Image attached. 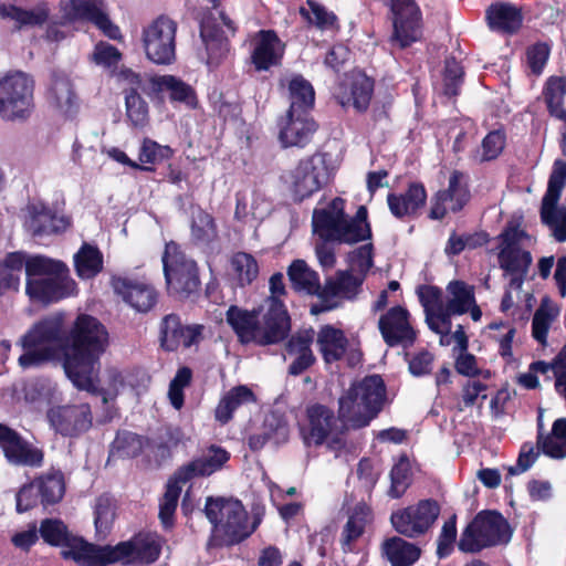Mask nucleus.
Wrapping results in <instances>:
<instances>
[{"label":"nucleus","mask_w":566,"mask_h":566,"mask_svg":"<svg viewBox=\"0 0 566 566\" xmlns=\"http://www.w3.org/2000/svg\"><path fill=\"white\" fill-rule=\"evenodd\" d=\"M190 240L207 252L219 250V232L214 218L200 207L191 210Z\"/></svg>","instance_id":"2f4dec72"},{"label":"nucleus","mask_w":566,"mask_h":566,"mask_svg":"<svg viewBox=\"0 0 566 566\" xmlns=\"http://www.w3.org/2000/svg\"><path fill=\"white\" fill-rule=\"evenodd\" d=\"M186 482L177 479V472L168 481L166 492L159 504V518L163 525L168 528L174 523V515L181 493V485Z\"/></svg>","instance_id":"603ef678"},{"label":"nucleus","mask_w":566,"mask_h":566,"mask_svg":"<svg viewBox=\"0 0 566 566\" xmlns=\"http://www.w3.org/2000/svg\"><path fill=\"white\" fill-rule=\"evenodd\" d=\"M367 209L360 206L353 218L345 213V200L336 197L326 207L314 209L313 231L322 241L354 244L370 239Z\"/></svg>","instance_id":"7ed1b4c3"},{"label":"nucleus","mask_w":566,"mask_h":566,"mask_svg":"<svg viewBox=\"0 0 566 566\" xmlns=\"http://www.w3.org/2000/svg\"><path fill=\"white\" fill-rule=\"evenodd\" d=\"M70 221L64 216H57L42 202H33L27 207L24 226L34 237L49 235L64 231Z\"/></svg>","instance_id":"bb28decb"},{"label":"nucleus","mask_w":566,"mask_h":566,"mask_svg":"<svg viewBox=\"0 0 566 566\" xmlns=\"http://www.w3.org/2000/svg\"><path fill=\"white\" fill-rule=\"evenodd\" d=\"M0 448L7 461L12 465L29 468L43 465V450L3 423H0Z\"/></svg>","instance_id":"4be33fe9"},{"label":"nucleus","mask_w":566,"mask_h":566,"mask_svg":"<svg viewBox=\"0 0 566 566\" xmlns=\"http://www.w3.org/2000/svg\"><path fill=\"white\" fill-rule=\"evenodd\" d=\"M39 533L45 543L63 547L61 554L64 558H72L81 566H96L99 546L71 534L63 521L45 518Z\"/></svg>","instance_id":"2eb2a0df"},{"label":"nucleus","mask_w":566,"mask_h":566,"mask_svg":"<svg viewBox=\"0 0 566 566\" xmlns=\"http://www.w3.org/2000/svg\"><path fill=\"white\" fill-rule=\"evenodd\" d=\"M115 517L114 505L111 497L102 495L95 504V527L96 532L105 536L113 524Z\"/></svg>","instance_id":"e2e57ef3"},{"label":"nucleus","mask_w":566,"mask_h":566,"mask_svg":"<svg viewBox=\"0 0 566 566\" xmlns=\"http://www.w3.org/2000/svg\"><path fill=\"white\" fill-rule=\"evenodd\" d=\"M150 83L154 93L167 92L172 102H180L190 106L195 104L196 96L191 86L174 75H157L154 76Z\"/></svg>","instance_id":"a18cd8bd"},{"label":"nucleus","mask_w":566,"mask_h":566,"mask_svg":"<svg viewBox=\"0 0 566 566\" xmlns=\"http://www.w3.org/2000/svg\"><path fill=\"white\" fill-rule=\"evenodd\" d=\"M255 401L256 397L248 386H235L227 391L220 399L214 410L216 420L221 424H226L232 419L237 409L244 405L254 403Z\"/></svg>","instance_id":"ea45409f"},{"label":"nucleus","mask_w":566,"mask_h":566,"mask_svg":"<svg viewBox=\"0 0 566 566\" xmlns=\"http://www.w3.org/2000/svg\"><path fill=\"white\" fill-rule=\"evenodd\" d=\"M231 268L241 286L251 284L259 274L256 260L245 252H238L232 256Z\"/></svg>","instance_id":"13d9d810"},{"label":"nucleus","mask_w":566,"mask_h":566,"mask_svg":"<svg viewBox=\"0 0 566 566\" xmlns=\"http://www.w3.org/2000/svg\"><path fill=\"white\" fill-rule=\"evenodd\" d=\"M300 432L306 447L325 444L336 457L347 448L346 438L344 432L338 430L334 411L321 403H314L306 408L305 421L301 426Z\"/></svg>","instance_id":"1a4fd4ad"},{"label":"nucleus","mask_w":566,"mask_h":566,"mask_svg":"<svg viewBox=\"0 0 566 566\" xmlns=\"http://www.w3.org/2000/svg\"><path fill=\"white\" fill-rule=\"evenodd\" d=\"M427 202V191L422 184L411 182L403 193H389L387 203L398 219L415 218Z\"/></svg>","instance_id":"7c9ffc66"},{"label":"nucleus","mask_w":566,"mask_h":566,"mask_svg":"<svg viewBox=\"0 0 566 566\" xmlns=\"http://www.w3.org/2000/svg\"><path fill=\"white\" fill-rule=\"evenodd\" d=\"M144 449V440L140 436L120 431L116 434L109 454L114 458H135L142 453Z\"/></svg>","instance_id":"6e6d98bb"},{"label":"nucleus","mask_w":566,"mask_h":566,"mask_svg":"<svg viewBox=\"0 0 566 566\" xmlns=\"http://www.w3.org/2000/svg\"><path fill=\"white\" fill-rule=\"evenodd\" d=\"M177 23L161 15L143 30L146 56L156 64H170L176 56Z\"/></svg>","instance_id":"f3484780"},{"label":"nucleus","mask_w":566,"mask_h":566,"mask_svg":"<svg viewBox=\"0 0 566 566\" xmlns=\"http://www.w3.org/2000/svg\"><path fill=\"white\" fill-rule=\"evenodd\" d=\"M527 64L532 73L539 75L549 56V46L546 43H536L526 52Z\"/></svg>","instance_id":"774afa93"},{"label":"nucleus","mask_w":566,"mask_h":566,"mask_svg":"<svg viewBox=\"0 0 566 566\" xmlns=\"http://www.w3.org/2000/svg\"><path fill=\"white\" fill-rule=\"evenodd\" d=\"M300 14L321 30L332 29L337 22V17L315 0H307L305 6L300 8Z\"/></svg>","instance_id":"4d7b16f0"},{"label":"nucleus","mask_w":566,"mask_h":566,"mask_svg":"<svg viewBox=\"0 0 566 566\" xmlns=\"http://www.w3.org/2000/svg\"><path fill=\"white\" fill-rule=\"evenodd\" d=\"M549 114L566 124V108L564 97L566 96V78L552 76L547 80L543 92ZM562 153L566 156V132L562 133Z\"/></svg>","instance_id":"4c0bfd02"},{"label":"nucleus","mask_w":566,"mask_h":566,"mask_svg":"<svg viewBox=\"0 0 566 566\" xmlns=\"http://www.w3.org/2000/svg\"><path fill=\"white\" fill-rule=\"evenodd\" d=\"M41 503L55 504L62 500L65 492L64 475L61 471H52L34 481Z\"/></svg>","instance_id":"09e8293b"},{"label":"nucleus","mask_w":566,"mask_h":566,"mask_svg":"<svg viewBox=\"0 0 566 566\" xmlns=\"http://www.w3.org/2000/svg\"><path fill=\"white\" fill-rule=\"evenodd\" d=\"M369 512L366 507L357 506L344 525L340 545L344 552H353L354 543L364 534L368 523Z\"/></svg>","instance_id":"8fccbe9b"},{"label":"nucleus","mask_w":566,"mask_h":566,"mask_svg":"<svg viewBox=\"0 0 566 566\" xmlns=\"http://www.w3.org/2000/svg\"><path fill=\"white\" fill-rule=\"evenodd\" d=\"M382 555L392 566H411L420 557V548L401 537L394 536L387 538L381 544Z\"/></svg>","instance_id":"79ce46f5"},{"label":"nucleus","mask_w":566,"mask_h":566,"mask_svg":"<svg viewBox=\"0 0 566 566\" xmlns=\"http://www.w3.org/2000/svg\"><path fill=\"white\" fill-rule=\"evenodd\" d=\"M457 538V516L452 515L447 520L438 537L437 555L439 558L448 557L452 551Z\"/></svg>","instance_id":"0e129e2a"},{"label":"nucleus","mask_w":566,"mask_h":566,"mask_svg":"<svg viewBox=\"0 0 566 566\" xmlns=\"http://www.w3.org/2000/svg\"><path fill=\"white\" fill-rule=\"evenodd\" d=\"M67 266L44 255H33L27 266L25 292L32 300L52 303L74 294Z\"/></svg>","instance_id":"39448f33"},{"label":"nucleus","mask_w":566,"mask_h":566,"mask_svg":"<svg viewBox=\"0 0 566 566\" xmlns=\"http://www.w3.org/2000/svg\"><path fill=\"white\" fill-rule=\"evenodd\" d=\"M161 261L169 293L188 297L199 290L198 265L185 254L179 244L174 241L166 243Z\"/></svg>","instance_id":"9b49d317"},{"label":"nucleus","mask_w":566,"mask_h":566,"mask_svg":"<svg viewBox=\"0 0 566 566\" xmlns=\"http://www.w3.org/2000/svg\"><path fill=\"white\" fill-rule=\"evenodd\" d=\"M226 321L243 345L277 344L287 336L291 329L287 311L282 301L276 298L268 302V308L262 316L260 308L248 311L231 305L227 310Z\"/></svg>","instance_id":"f03ea898"},{"label":"nucleus","mask_w":566,"mask_h":566,"mask_svg":"<svg viewBox=\"0 0 566 566\" xmlns=\"http://www.w3.org/2000/svg\"><path fill=\"white\" fill-rule=\"evenodd\" d=\"M200 36L206 45L207 64L217 66L229 51L228 40L209 18L201 22Z\"/></svg>","instance_id":"58836bf2"},{"label":"nucleus","mask_w":566,"mask_h":566,"mask_svg":"<svg viewBox=\"0 0 566 566\" xmlns=\"http://www.w3.org/2000/svg\"><path fill=\"white\" fill-rule=\"evenodd\" d=\"M126 114L136 127H144L148 123V105L136 92H127L125 95Z\"/></svg>","instance_id":"680f3d73"},{"label":"nucleus","mask_w":566,"mask_h":566,"mask_svg":"<svg viewBox=\"0 0 566 566\" xmlns=\"http://www.w3.org/2000/svg\"><path fill=\"white\" fill-rule=\"evenodd\" d=\"M565 184L566 163L556 159L542 200L541 219L552 229L555 239L560 242L566 241V207L558 205Z\"/></svg>","instance_id":"dca6fc26"},{"label":"nucleus","mask_w":566,"mask_h":566,"mask_svg":"<svg viewBox=\"0 0 566 566\" xmlns=\"http://www.w3.org/2000/svg\"><path fill=\"white\" fill-rule=\"evenodd\" d=\"M489 28L501 34L516 33L523 23L522 10L510 2L496 1L485 11Z\"/></svg>","instance_id":"473e14b6"},{"label":"nucleus","mask_w":566,"mask_h":566,"mask_svg":"<svg viewBox=\"0 0 566 566\" xmlns=\"http://www.w3.org/2000/svg\"><path fill=\"white\" fill-rule=\"evenodd\" d=\"M470 200V190L467 176L453 170L449 177L448 188L439 190L431 199L429 218L432 220L443 219L448 212L457 213Z\"/></svg>","instance_id":"5701e85b"},{"label":"nucleus","mask_w":566,"mask_h":566,"mask_svg":"<svg viewBox=\"0 0 566 566\" xmlns=\"http://www.w3.org/2000/svg\"><path fill=\"white\" fill-rule=\"evenodd\" d=\"M386 395L384 380L378 375L355 382L338 399V419L354 429L367 427L380 412Z\"/></svg>","instance_id":"423d86ee"},{"label":"nucleus","mask_w":566,"mask_h":566,"mask_svg":"<svg viewBox=\"0 0 566 566\" xmlns=\"http://www.w3.org/2000/svg\"><path fill=\"white\" fill-rule=\"evenodd\" d=\"M49 102L62 115L69 116L76 109V95L70 78L61 73H53L49 88Z\"/></svg>","instance_id":"e433bc0d"},{"label":"nucleus","mask_w":566,"mask_h":566,"mask_svg":"<svg viewBox=\"0 0 566 566\" xmlns=\"http://www.w3.org/2000/svg\"><path fill=\"white\" fill-rule=\"evenodd\" d=\"M200 326H184L176 314L166 315L160 323V345L167 352L179 346L190 347L200 336Z\"/></svg>","instance_id":"c756f323"},{"label":"nucleus","mask_w":566,"mask_h":566,"mask_svg":"<svg viewBox=\"0 0 566 566\" xmlns=\"http://www.w3.org/2000/svg\"><path fill=\"white\" fill-rule=\"evenodd\" d=\"M203 511L212 525V541L218 546L240 544L254 533L261 522L256 516L250 522L241 501L233 497L209 496Z\"/></svg>","instance_id":"20e7f679"},{"label":"nucleus","mask_w":566,"mask_h":566,"mask_svg":"<svg viewBox=\"0 0 566 566\" xmlns=\"http://www.w3.org/2000/svg\"><path fill=\"white\" fill-rule=\"evenodd\" d=\"M440 515V505L436 500H420L415 505L391 513L390 522L395 531L408 538L426 534Z\"/></svg>","instance_id":"a211bd4d"},{"label":"nucleus","mask_w":566,"mask_h":566,"mask_svg":"<svg viewBox=\"0 0 566 566\" xmlns=\"http://www.w3.org/2000/svg\"><path fill=\"white\" fill-rule=\"evenodd\" d=\"M418 295L424 313H432L444 319V298L442 291L437 286L424 285L418 290Z\"/></svg>","instance_id":"052dcab7"},{"label":"nucleus","mask_w":566,"mask_h":566,"mask_svg":"<svg viewBox=\"0 0 566 566\" xmlns=\"http://www.w3.org/2000/svg\"><path fill=\"white\" fill-rule=\"evenodd\" d=\"M500 266L512 275L510 286L520 289L532 263V255L525 249L532 238L524 230L512 227L500 235Z\"/></svg>","instance_id":"4468645a"},{"label":"nucleus","mask_w":566,"mask_h":566,"mask_svg":"<svg viewBox=\"0 0 566 566\" xmlns=\"http://www.w3.org/2000/svg\"><path fill=\"white\" fill-rule=\"evenodd\" d=\"M46 419L56 433L69 438L80 437L93 423L92 410L87 403L52 407L46 412Z\"/></svg>","instance_id":"412c9836"},{"label":"nucleus","mask_w":566,"mask_h":566,"mask_svg":"<svg viewBox=\"0 0 566 566\" xmlns=\"http://www.w3.org/2000/svg\"><path fill=\"white\" fill-rule=\"evenodd\" d=\"M264 429L262 434H253L249 438V446L252 450L261 449L269 440H274L275 442L286 440L289 434L286 422L274 416L265 419Z\"/></svg>","instance_id":"5fc2aeb1"},{"label":"nucleus","mask_w":566,"mask_h":566,"mask_svg":"<svg viewBox=\"0 0 566 566\" xmlns=\"http://www.w3.org/2000/svg\"><path fill=\"white\" fill-rule=\"evenodd\" d=\"M63 368L73 385L81 390L95 391L99 356L108 345V333L95 317L81 314L66 336L61 327Z\"/></svg>","instance_id":"f257e3e1"},{"label":"nucleus","mask_w":566,"mask_h":566,"mask_svg":"<svg viewBox=\"0 0 566 566\" xmlns=\"http://www.w3.org/2000/svg\"><path fill=\"white\" fill-rule=\"evenodd\" d=\"M62 317L53 316L36 323L22 338L24 354L19 357L22 368L38 367L62 356Z\"/></svg>","instance_id":"0eeeda50"},{"label":"nucleus","mask_w":566,"mask_h":566,"mask_svg":"<svg viewBox=\"0 0 566 566\" xmlns=\"http://www.w3.org/2000/svg\"><path fill=\"white\" fill-rule=\"evenodd\" d=\"M230 453L218 446H210L202 454L177 470V479L189 482L198 476H208L221 470Z\"/></svg>","instance_id":"c85d7f7f"},{"label":"nucleus","mask_w":566,"mask_h":566,"mask_svg":"<svg viewBox=\"0 0 566 566\" xmlns=\"http://www.w3.org/2000/svg\"><path fill=\"white\" fill-rule=\"evenodd\" d=\"M363 280L349 271H337L325 280L318 294V303L311 306V314L318 315L339 307L344 300H353Z\"/></svg>","instance_id":"aec40b11"},{"label":"nucleus","mask_w":566,"mask_h":566,"mask_svg":"<svg viewBox=\"0 0 566 566\" xmlns=\"http://www.w3.org/2000/svg\"><path fill=\"white\" fill-rule=\"evenodd\" d=\"M449 294L444 303V321L448 322V316L462 315L467 313L474 304V290L473 286L463 281H452L447 286Z\"/></svg>","instance_id":"37998d69"},{"label":"nucleus","mask_w":566,"mask_h":566,"mask_svg":"<svg viewBox=\"0 0 566 566\" xmlns=\"http://www.w3.org/2000/svg\"><path fill=\"white\" fill-rule=\"evenodd\" d=\"M287 275L296 292L318 297L322 287L319 275L304 260H294L287 269Z\"/></svg>","instance_id":"a19ab883"},{"label":"nucleus","mask_w":566,"mask_h":566,"mask_svg":"<svg viewBox=\"0 0 566 566\" xmlns=\"http://www.w3.org/2000/svg\"><path fill=\"white\" fill-rule=\"evenodd\" d=\"M505 146V135L501 130L490 132L482 140V160L499 157Z\"/></svg>","instance_id":"69168bd1"},{"label":"nucleus","mask_w":566,"mask_h":566,"mask_svg":"<svg viewBox=\"0 0 566 566\" xmlns=\"http://www.w3.org/2000/svg\"><path fill=\"white\" fill-rule=\"evenodd\" d=\"M378 328L385 343L390 347L408 346L416 339V332L409 322V312L401 306H394L381 315Z\"/></svg>","instance_id":"393cba45"},{"label":"nucleus","mask_w":566,"mask_h":566,"mask_svg":"<svg viewBox=\"0 0 566 566\" xmlns=\"http://www.w3.org/2000/svg\"><path fill=\"white\" fill-rule=\"evenodd\" d=\"M61 8L67 19L91 21L109 39L120 38V30L109 20L102 0H62Z\"/></svg>","instance_id":"b1692460"},{"label":"nucleus","mask_w":566,"mask_h":566,"mask_svg":"<svg viewBox=\"0 0 566 566\" xmlns=\"http://www.w3.org/2000/svg\"><path fill=\"white\" fill-rule=\"evenodd\" d=\"M328 155L316 151L302 158L282 176L295 200L302 201L319 191L329 180Z\"/></svg>","instance_id":"9d476101"},{"label":"nucleus","mask_w":566,"mask_h":566,"mask_svg":"<svg viewBox=\"0 0 566 566\" xmlns=\"http://www.w3.org/2000/svg\"><path fill=\"white\" fill-rule=\"evenodd\" d=\"M161 552L160 537L155 534H139L132 541L120 542L115 546L98 547L96 566L108 564H151L156 562Z\"/></svg>","instance_id":"ddd939ff"},{"label":"nucleus","mask_w":566,"mask_h":566,"mask_svg":"<svg viewBox=\"0 0 566 566\" xmlns=\"http://www.w3.org/2000/svg\"><path fill=\"white\" fill-rule=\"evenodd\" d=\"M284 45L273 31H261L259 40L252 53L255 69L269 70L280 63L283 56Z\"/></svg>","instance_id":"f704fd0d"},{"label":"nucleus","mask_w":566,"mask_h":566,"mask_svg":"<svg viewBox=\"0 0 566 566\" xmlns=\"http://www.w3.org/2000/svg\"><path fill=\"white\" fill-rule=\"evenodd\" d=\"M313 340L312 328L297 332L287 340L285 359L290 360L289 375L298 376L315 364L316 357L311 348Z\"/></svg>","instance_id":"cd10ccee"},{"label":"nucleus","mask_w":566,"mask_h":566,"mask_svg":"<svg viewBox=\"0 0 566 566\" xmlns=\"http://www.w3.org/2000/svg\"><path fill=\"white\" fill-rule=\"evenodd\" d=\"M290 108L287 111L290 116L296 114H307L314 106L315 93L314 88L308 81L302 76H295L290 81Z\"/></svg>","instance_id":"c03bdc74"},{"label":"nucleus","mask_w":566,"mask_h":566,"mask_svg":"<svg viewBox=\"0 0 566 566\" xmlns=\"http://www.w3.org/2000/svg\"><path fill=\"white\" fill-rule=\"evenodd\" d=\"M390 488L388 495L392 499L401 497L411 484V470L409 460L401 457L390 471Z\"/></svg>","instance_id":"bf43d9fd"},{"label":"nucleus","mask_w":566,"mask_h":566,"mask_svg":"<svg viewBox=\"0 0 566 566\" xmlns=\"http://www.w3.org/2000/svg\"><path fill=\"white\" fill-rule=\"evenodd\" d=\"M113 289L127 304L140 313L149 312L158 301L155 287L143 281L117 277L113 280Z\"/></svg>","instance_id":"a878e982"},{"label":"nucleus","mask_w":566,"mask_h":566,"mask_svg":"<svg viewBox=\"0 0 566 566\" xmlns=\"http://www.w3.org/2000/svg\"><path fill=\"white\" fill-rule=\"evenodd\" d=\"M463 71L455 59H448L444 66V93L449 96L458 94Z\"/></svg>","instance_id":"338daca9"},{"label":"nucleus","mask_w":566,"mask_h":566,"mask_svg":"<svg viewBox=\"0 0 566 566\" xmlns=\"http://www.w3.org/2000/svg\"><path fill=\"white\" fill-rule=\"evenodd\" d=\"M558 316V308L547 298H544L536 310L532 321L533 337L541 344L546 343L548 329Z\"/></svg>","instance_id":"864d4df0"},{"label":"nucleus","mask_w":566,"mask_h":566,"mask_svg":"<svg viewBox=\"0 0 566 566\" xmlns=\"http://www.w3.org/2000/svg\"><path fill=\"white\" fill-rule=\"evenodd\" d=\"M0 17L14 21L18 28L24 25H41L49 17V9L45 3H40L31 10L12 4H0Z\"/></svg>","instance_id":"49530a36"},{"label":"nucleus","mask_w":566,"mask_h":566,"mask_svg":"<svg viewBox=\"0 0 566 566\" xmlns=\"http://www.w3.org/2000/svg\"><path fill=\"white\" fill-rule=\"evenodd\" d=\"M316 130V124L307 114L286 115L280 130V140L284 147H305Z\"/></svg>","instance_id":"72a5a7b5"},{"label":"nucleus","mask_w":566,"mask_h":566,"mask_svg":"<svg viewBox=\"0 0 566 566\" xmlns=\"http://www.w3.org/2000/svg\"><path fill=\"white\" fill-rule=\"evenodd\" d=\"M316 344L326 364L340 360L348 347V338L344 332L332 325H324L316 336Z\"/></svg>","instance_id":"c9c22d12"},{"label":"nucleus","mask_w":566,"mask_h":566,"mask_svg":"<svg viewBox=\"0 0 566 566\" xmlns=\"http://www.w3.org/2000/svg\"><path fill=\"white\" fill-rule=\"evenodd\" d=\"M374 92V82L364 74L353 77L349 95L342 101L344 106L352 105L357 112H365Z\"/></svg>","instance_id":"3c124183"},{"label":"nucleus","mask_w":566,"mask_h":566,"mask_svg":"<svg viewBox=\"0 0 566 566\" xmlns=\"http://www.w3.org/2000/svg\"><path fill=\"white\" fill-rule=\"evenodd\" d=\"M511 527L502 514L482 511L462 531L458 548L463 553H479L484 548L506 544L511 539Z\"/></svg>","instance_id":"6e6552de"},{"label":"nucleus","mask_w":566,"mask_h":566,"mask_svg":"<svg viewBox=\"0 0 566 566\" xmlns=\"http://www.w3.org/2000/svg\"><path fill=\"white\" fill-rule=\"evenodd\" d=\"M391 44L405 49L420 40L422 34L421 11L415 0H391Z\"/></svg>","instance_id":"6ab92c4d"},{"label":"nucleus","mask_w":566,"mask_h":566,"mask_svg":"<svg viewBox=\"0 0 566 566\" xmlns=\"http://www.w3.org/2000/svg\"><path fill=\"white\" fill-rule=\"evenodd\" d=\"M33 91V80L23 72L0 76V117L4 120L28 118L34 106Z\"/></svg>","instance_id":"f8f14e48"},{"label":"nucleus","mask_w":566,"mask_h":566,"mask_svg":"<svg viewBox=\"0 0 566 566\" xmlns=\"http://www.w3.org/2000/svg\"><path fill=\"white\" fill-rule=\"evenodd\" d=\"M74 263L80 277L92 279L103 269V255L96 247L84 243L74 255Z\"/></svg>","instance_id":"de8ad7c7"}]
</instances>
